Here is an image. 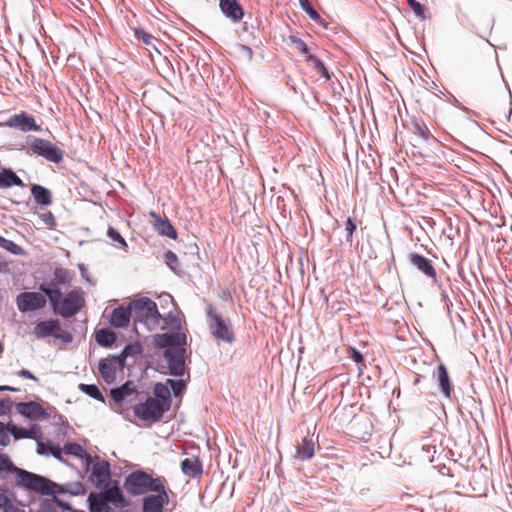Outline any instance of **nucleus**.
Listing matches in <instances>:
<instances>
[{
    "mask_svg": "<svg viewBox=\"0 0 512 512\" xmlns=\"http://www.w3.org/2000/svg\"><path fill=\"white\" fill-rule=\"evenodd\" d=\"M124 488L129 494L138 496L149 491L156 493L165 487L163 478H153L144 471H134L126 477Z\"/></svg>",
    "mask_w": 512,
    "mask_h": 512,
    "instance_id": "nucleus-1",
    "label": "nucleus"
},
{
    "mask_svg": "<svg viewBox=\"0 0 512 512\" xmlns=\"http://www.w3.org/2000/svg\"><path fill=\"white\" fill-rule=\"evenodd\" d=\"M132 314L137 324H143L148 330H154L158 325L161 315L156 303L149 298H140L131 302Z\"/></svg>",
    "mask_w": 512,
    "mask_h": 512,
    "instance_id": "nucleus-2",
    "label": "nucleus"
},
{
    "mask_svg": "<svg viewBox=\"0 0 512 512\" xmlns=\"http://www.w3.org/2000/svg\"><path fill=\"white\" fill-rule=\"evenodd\" d=\"M206 314L212 336L224 342L232 343L235 340V335L230 320L222 317L212 304L207 305Z\"/></svg>",
    "mask_w": 512,
    "mask_h": 512,
    "instance_id": "nucleus-3",
    "label": "nucleus"
},
{
    "mask_svg": "<svg viewBox=\"0 0 512 512\" xmlns=\"http://www.w3.org/2000/svg\"><path fill=\"white\" fill-rule=\"evenodd\" d=\"M16 475V483L19 486L42 495H51L54 492V484L43 476L23 469H16Z\"/></svg>",
    "mask_w": 512,
    "mask_h": 512,
    "instance_id": "nucleus-4",
    "label": "nucleus"
},
{
    "mask_svg": "<svg viewBox=\"0 0 512 512\" xmlns=\"http://www.w3.org/2000/svg\"><path fill=\"white\" fill-rule=\"evenodd\" d=\"M169 409V405H163L162 401L153 397H148L145 402L134 406V414L141 420L157 422L163 413Z\"/></svg>",
    "mask_w": 512,
    "mask_h": 512,
    "instance_id": "nucleus-5",
    "label": "nucleus"
},
{
    "mask_svg": "<svg viewBox=\"0 0 512 512\" xmlns=\"http://www.w3.org/2000/svg\"><path fill=\"white\" fill-rule=\"evenodd\" d=\"M87 465L92 464L90 480L97 488H106L111 481V470L108 461L96 458L93 461L90 455L86 458Z\"/></svg>",
    "mask_w": 512,
    "mask_h": 512,
    "instance_id": "nucleus-6",
    "label": "nucleus"
},
{
    "mask_svg": "<svg viewBox=\"0 0 512 512\" xmlns=\"http://www.w3.org/2000/svg\"><path fill=\"white\" fill-rule=\"evenodd\" d=\"M30 149L32 153L42 156L53 163L61 162L64 156L63 150L42 138H34L30 144Z\"/></svg>",
    "mask_w": 512,
    "mask_h": 512,
    "instance_id": "nucleus-7",
    "label": "nucleus"
},
{
    "mask_svg": "<svg viewBox=\"0 0 512 512\" xmlns=\"http://www.w3.org/2000/svg\"><path fill=\"white\" fill-rule=\"evenodd\" d=\"M186 349L184 347H170L163 353L169 373L173 376H183L186 371L185 364Z\"/></svg>",
    "mask_w": 512,
    "mask_h": 512,
    "instance_id": "nucleus-8",
    "label": "nucleus"
},
{
    "mask_svg": "<svg viewBox=\"0 0 512 512\" xmlns=\"http://www.w3.org/2000/svg\"><path fill=\"white\" fill-rule=\"evenodd\" d=\"M16 304L20 312H32L44 308L46 298L38 292H22L16 297Z\"/></svg>",
    "mask_w": 512,
    "mask_h": 512,
    "instance_id": "nucleus-9",
    "label": "nucleus"
},
{
    "mask_svg": "<svg viewBox=\"0 0 512 512\" xmlns=\"http://www.w3.org/2000/svg\"><path fill=\"white\" fill-rule=\"evenodd\" d=\"M124 366L125 363L122 357L111 356L100 361L99 372L104 381L110 384L116 379L117 370L123 369Z\"/></svg>",
    "mask_w": 512,
    "mask_h": 512,
    "instance_id": "nucleus-10",
    "label": "nucleus"
},
{
    "mask_svg": "<svg viewBox=\"0 0 512 512\" xmlns=\"http://www.w3.org/2000/svg\"><path fill=\"white\" fill-rule=\"evenodd\" d=\"M5 126L18 129L22 132L41 131V127L36 124L34 117L26 112L12 115L5 122Z\"/></svg>",
    "mask_w": 512,
    "mask_h": 512,
    "instance_id": "nucleus-11",
    "label": "nucleus"
},
{
    "mask_svg": "<svg viewBox=\"0 0 512 512\" xmlns=\"http://www.w3.org/2000/svg\"><path fill=\"white\" fill-rule=\"evenodd\" d=\"M83 302V298L78 291H70L64 297L58 313L64 318L72 317L82 308Z\"/></svg>",
    "mask_w": 512,
    "mask_h": 512,
    "instance_id": "nucleus-12",
    "label": "nucleus"
},
{
    "mask_svg": "<svg viewBox=\"0 0 512 512\" xmlns=\"http://www.w3.org/2000/svg\"><path fill=\"white\" fill-rule=\"evenodd\" d=\"M168 502L169 497L164 488L162 491L144 498L142 512H163V507L168 504Z\"/></svg>",
    "mask_w": 512,
    "mask_h": 512,
    "instance_id": "nucleus-13",
    "label": "nucleus"
},
{
    "mask_svg": "<svg viewBox=\"0 0 512 512\" xmlns=\"http://www.w3.org/2000/svg\"><path fill=\"white\" fill-rule=\"evenodd\" d=\"M219 7L222 13L235 23L241 21L244 16L243 8L237 0H220Z\"/></svg>",
    "mask_w": 512,
    "mask_h": 512,
    "instance_id": "nucleus-14",
    "label": "nucleus"
},
{
    "mask_svg": "<svg viewBox=\"0 0 512 512\" xmlns=\"http://www.w3.org/2000/svg\"><path fill=\"white\" fill-rule=\"evenodd\" d=\"M409 261L411 265L421 271L425 276L433 280L436 279V270L431 260L418 253H411L409 254Z\"/></svg>",
    "mask_w": 512,
    "mask_h": 512,
    "instance_id": "nucleus-15",
    "label": "nucleus"
},
{
    "mask_svg": "<svg viewBox=\"0 0 512 512\" xmlns=\"http://www.w3.org/2000/svg\"><path fill=\"white\" fill-rule=\"evenodd\" d=\"M16 408L21 415L31 420H38L46 415L44 408L35 401L20 402Z\"/></svg>",
    "mask_w": 512,
    "mask_h": 512,
    "instance_id": "nucleus-16",
    "label": "nucleus"
},
{
    "mask_svg": "<svg viewBox=\"0 0 512 512\" xmlns=\"http://www.w3.org/2000/svg\"><path fill=\"white\" fill-rule=\"evenodd\" d=\"M59 330L58 320H46L38 322L32 330V334L37 339H44L47 337H54Z\"/></svg>",
    "mask_w": 512,
    "mask_h": 512,
    "instance_id": "nucleus-17",
    "label": "nucleus"
},
{
    "mask_svg": "<svg viewBox=\"0 0 512 512\" xmlns=\"http://www.w3.org/2000/svg\"><path fill=\"white\" fill-rule=\"evenodd\" d=\"M132 314L131 303L129 306H120L113 310L110 317V324L116 328H125L128 326Z\"/></svg>",
    "mask_w": 512,
    "mask_h": 512,
    "instance_id": "nucleus-18",
    "label": "nucleus"
},
{
    "mask_svg": "<svg viewBox=\"0 0 512 512\" xmlns=\"http://www.w3.org/2000/svg\"><path fill=\"white\" fill-rule=\"evenodd\" d=\"M182 472L191 478H200L203 474L202 463L197 457L185 458L181 461Z\"/></svg>",
    "mask_w": 512,
    "mask_h": 512,
    "instance_id": "nucleus-19",
    "label": "nucleus"
},
{
    "mask_svg": "<svg viewBox=\"0 0 512 512\" xmlns=\"http://www.w3.org/2000/svg\"><path fill=\"white\" fill-rule=\"evenodd\" d=\"M103 489H104V491H102L100 493L107 500L108 504H112L116 507H126L128 505L120 488L117 485H114L112 487L108 486Z\"/></svg>",
    "mask_w": 512,
    "mask_h": 512,
    "instance_id": "nucleus-20",
    "label": "nucleus"
},
{
    "mask_svg": "<svg viewBox=\"0 0 512 512\" xmlns=\"http://www.w3.org/2000/svg\"><path fill=\"white\" fill-rule=\"evenodd\" d=\"M23 187L22 179L10 168H0V189Z\"/></svg>",
    "mask_w": 512,
    "mask_h": 512,
    "instance_id": "nucleus-21",
    "label": "nucleus"
},
{
    "mask_svg": "<svg viewBox=\"0 0 512 512\" xmlns=\"http://www.w3.org/2000/svg\"><path fill=\"white\" fill-rule=\"evenodd\" d=\"M39 290L41 292H43L48 297V299L53 307V310L55 312H58V310H59L58 307L61 304V299H62L61 289L57 286H52L47 283H41L39 286Z\"/></svg>",
    "mask_w": 512,
    "mask_h": 512,
    "instance_id": "nucleus-22",
    "label": "nucleus"
},
{
    "mask_svg": "<svg viewBox=\"0 0 512 512\" xmlns=\"http://www.w3.org/2000/svg\"><path fill=\"white\" fill-rule=\"evenodd\" d=\"M136 391V386L132 381H127L121 387L111 389L110 396L118 404H121L126 397Z\"/></svg>",
    "mask_w": 512,
    "mask_h": 512,
    "instance_id": "nucleus-23",
    "label": "nucleus"
},
{
    "mask_svg": "<svg viewBox=\"0 0 512 512\" xmlns=\"http://www.w3.org/2000/svg\"><path fill=\"white\" fill-rule=\"evenodd\" d=\"M436 377L441 392L446 396L450 397L452 392V385L448 375V371L444 364H439L437 367Z\"/></svg>",
    "mask_w": 512,
    "mask_h": 512,
    "instance_id": "nucleus-24",
    "label": "nucleus"
},
{
    "mask_svg": "<svg viewBox=\"0 0 512 512\" xmlns=\"http://www.w3.org/2000/svg\"><path fill=\"white\" fill-rule=\"evenodd\" d=\"M31 194L33 195L36 203L40 205L48 206L52 203L51 192L41 185L34 184L31 187Z\"/></svg>",
    "mask_w": 512,
    "mask_h": 512,
    "instance_id": "nucleus-25",
    "label": "nucleus"
},
{
    "mask_svg": "<svg viewBox=\"0 0 512 512\" xmlns=\"http://www.w3.org/2000/svg\"><path fill=\"white\" fill-rule=\"evenodd\" d=\"M91 512H111V507L101 493L90 494L89 496Z\"/></svg>",
    "mask_w": 512,
    "mask_h": 512,
    "instance_id": "nucleus-26",
    "label": "nucleus"
},
{
    "mask_svg": "<svg viewBox=\"0 0 512 512\" xmlns=\"http://www.w3.org/2000/svg\"><path fill=\"white\" fill-rule=\"evenodd\" d=\"M297 455L301 460H308L314 456V442L310 437H304L297 445Z\"/></svg>",
    "mask_w": 512,
    "mask_h": 512,
    "instance_id": "nucleus-27",
    "label": "nucleus"
},
{
    "mask_svg": "<svg viewBox=\"0 0 512 512\" xmlns=\"http://www.w3.org/2000/svg\"><path fill=\"white\" fill-rule=\"evenodd\" d=\"M155 228L159 232V234L166 236L170 239L177 238V232L172 224L167 219H161L158 217L155 222Z\"/></svg>",
    "mask_w": 512,
    "mask_h": 512,
    "instance_id": "nucleus-28",
    "label": "nucleus"
},
{
    "mask_svg": "<svg viewBox=\"0 0 512 512\" xmlns=\"http://www.w3.org/2000/svg\"><path fill=\"white\" fill-rule=\"evenodd\" d=\"M95 339L99 345L111 347L116 341V335L108 329H100L96 332Z\"/></svg>",
    "mask_w": 512,
    "mask_h": 512,
    "instance_id": "nucleus-29",
    "label": "nucleus"
},
{
    "mask_svg": "<svg viewBox=\"0 0 512 512\" xmlns=\"http://www.w3.org/2000/svg\"><path fill=\"white\" fill-rule=\"evenodd\" d=\"M299 4L302 10L305 11L314 22L322 25L325 28L327 27V23L322 19L320 14L312 7L309 0H299Z\"/></svg>",
    "mask_w": 512,
    "mask_h": 512,
    "instance_id": "nucleus-30",
    "label": "nucleus"
},
{
    "mask_svg": "<svg viewBox=\"0 0 512 512\" xmlns=\"http://www.w3.org/2000/svg\"><path fill=\"white\" fill-rule=\"evenodd\" d=\"M79 389L83 393L89 395L90 397H92L100 402L105 401V398H104L103 394L101 393L100 389L98 388V386H96L94 384H80Z\"/></svg>",
    "mask_w": 512,
    "mask_h": 512,
    "instance_id": "nucleus-31",
    "label": "nucleus"
},
{
    "mask_svg": "<svg viewBox=\"0 0 512 512\" xmlns=\"http://www.w3.org/2000/svg\"><path fill=\"white\" fill-rule=\"evenodd\" d=\"M154 394L157 400L162 401L163 405L170 406V391L165 385L160 383L156 384L154 387Z\"/></svg>",
    "mask_w": 512,
    "mask_h": 512,
    "instance_id": "nucleus-32",
    "label": "nucleus"
},
{
    "mask_svg": "<svg viewBox=\"0 0 512 512\" xmlns=\"http://www.w3.org/2000/svg\"><path fill=\"white\" fill-rule=\"evenodd\" d=\"M0 247L9 251L14 255H22L24 254V250L15 242L8 240L2 236H0Z\"/></svg>",
    "mask_w": 512,
    "mask_h": 512,
    "instance_id": "nucleus-33",
    "label": "nucleus"
},
{
    "mask_svg": "<svg viewBox=\"0 0 512 512\" xmlns=\"http://www.w3.org/2000/svg\"><path fill=\"white\" fill-rule=\"evenodd\" d=\"M8 431L13 435L16 440L24 438H33V432L24 428H19L16 425L8 424Z\"/></svg>",
    "mask_w": 512,
    "mask_h": 512,
    "instance_id": "nucleus-34",
    "label": "nucleus"
},
{
    "mask_svg": "<svg viewBox=\"0 0 512 512\" xmlns=\"http://www.w3.org/2000/svg\"><path fill=\"white\" fill-rule=\"evenodd\" d=\"M134 34L137 40L143 42V44H145L146 46L152 47L155 50H157V48L153 44V41L155 40L154 37L147 33L145 30L137 28L135 29Z\"/></svg>",
    "mask_w": 512,
    "mask_h": 512,
    "instance_id": "nucleus-35",
    "label": "nucleus"
},
{
    "mask_svg": "<svg viewBox=\"0 0 512 512\" xmlns=\"http://www.w3.org/2000/svg\"><path fill=\"white\" fill-rule=\"evenodd\" d=\"M308 61L311 62V64L314 67V69L319 74H321L322 77H325L327 80L330 79V74H329L327 68L325 67L324 63L320 59H318L315 56L309 55L308 56Z\"/></svg>",
    "mask_w": 512,
    "mask_h": 512,
    "instance_id": "nucleus-36",
    "label": "nucleus"
},
{
    "mask_svg": "<svg viewBox=\"0 0 512 512\" xmlns=\"http://www.w3.org/2000/svg\"><path fill=\"white\" fill-rule=\"evenodd\" d=\"M18 467H15L13 463L5 454H0V473L2 472H15Z\"/></svg>",
    "mask_w": 512,
    "mask_h": 512,
    "instance_id": "nucleus-37",
    "label": "nucleus"
},
{
    "mask_svg": "<svg viewBox=\"0 0 512 512\" xmlns=\"http://www.w3.org/2000/svg\"><path fill=\"white\" fill-rule=\"evenodd\" d=\"M414 134L422 138L423 140H428L430 136V132L424 123L416 122L413 125Z\"/></svg>",
    "mask_w": 512,
    "mask_h": 512,
    "instance_id": "nucleus-38",
    "label": "nucleus"
},
{
    "mask_svg": "<svg viewBox=\"0 0 512 512\" xmlns=\"http://www.w3.org/2000/svg\"><path fill=\"white\" fill-rule=\"evenodd\" d=\"M107 234L112 241L117 242L119 244V247H121L124 250L127 248V243L125 239L120 235V233L117 230L110 227L108 229Z\"/></svg>",
    "mask_w": 512,
    "mask_h": 512,
    "instance_id": "nucleus-39",
    "label": "nucleus"
},
{
    "mask_svg": "<svg viewBox=\"0 0 512 512\" xmlns=\"http://www.w3.org/2000/svg\"><path fill=\"white\" fill-rule=\"evenodd\" d=\"M0 508H2L4 512H15L19 509L11 502L8 496L3 493H0Z\"/></svg>",
    "mask_w": 512,
    "mask_h": 512,
    "instance_id": "nucleus-40",
    "label": "nucleus"
},
{
    "mask_svg": "<svg viewBox=\"0 0 512 512\" xmlns=\"http://www.w3.org/2000/svg\"><path fill=\"white\" fill-rule=\"evenodd\" d=\"M171 334L164 333L155 336V344L161 348H170L171 345Z\"/></svg>",
    "mask_w": 512,
    "mask_h": 512,
    "instance_id": "nucleus-41",
    "label": "nucleus"
},
{
    "mask_svg": "<svg viewBox=\"0 0 512 512\" xmlns=\"http://www.w3.org/2000/svg\"><path fill=\"white\" fill-rule=\"evenodd\" d=\"M170 347H183L186 344V335L184 333H172Z\"/></svg>",
    "mask_w": 512,
    "mask_h": 512,
    "instance_id": "nucleus-42",
    "label": "nucleus"
},
{
    "mask_svg": "<svg viewBox=\"0 0 512 512\" xmlns=\"http://www.w3.org/2000/svg\"><path fill=\"white\" fill-rule=\"evenodd\" d=\"M356 227V222L352 218L348 217L345 222V231L347 233L346 240L350 243H352V237Z\"/></svg>",
    "mask_w": 512,
    "mask_h": 512,
    "instance_id": "nucleus-43",
    "label": "nucleus"
},
{
    "mask_svg": "<svg viewBox=\"0 0 512 512\" xmlns=\"http://www.w3.org/2000/svg\"><path fill=\"white\" fill-rule=\"evenodd\" d=\"M164 261L173 271L176 270V266L178 265V257L174 252L167 251L164 254Z\"/></svg>",
    "mask_w": 512,
    "mask_h": 512,
    "instance_id": "nucleus-44",
    "label": "nucleus"
},
{
    "mask_svg": "<svg viewBox=\"0 0 512 512\" xmlns=\"http://www.w3.org/2000/svg\"><path fill=\"white\" fill-rule=\"evenodd\" d=\"M167 382L171 386V389L175 396H178L185 388L186 384L183 380L168 379Z\"/></svg>",
    "mask_w": 512,
    "mask_h": 512,
    "instance_id": "nucleus-45",
    "label": "nucleus"
},
{
    "mask_svg": "<svg viewBox=\"0 0 512 512\" xmlns=\"http://www.w3.org/2000/svg\"><path fill=\"white\" fill-rule=\"evenodd\" d=\"M64 451L68 455L80 456L83 452V448L79 444L68 443L64 446Z\"/></svg>",
    "mask_w": 512,
    "mask_h": 512,
    "instance_id": "nucleus-46",
    "label": "nucleus"
},
{
    "mask_svg": "<svg viewBox=\"0 0 512 512\" xmlns=\"http://www.w3.org/2000/svg\"><path fill=\"white\" fill-rule=\"evenodd\" d=\"M8 424L5 425L3 422L0 421V445L6 446L10 442V438L8 435Z\"/></svg>",
    "mask_w": 512,
    "mask_h": 512,
    "instance_id": "nucleus-47",
    "label": "nucleus"
},
{
    "mask_svg": "<svg viewBox=\"0 0 512 512\" xmlns=\"http://www.w3.org/2000/svg\"><path fill=\"white\" fill-rule=\"evenodd\" d=\"M410 8L413 10V12L418 16L423 18L424 17V8L423 6L416 0H407Z\"/></svg>",
    "mask_w": 512,
    "mask_h": 512,
    "instance_id": "nucleus-48",
    "label": "nucleus"
},
{
    "mask_svg": "<svg viewBox=\"0 0 512 512\" xmlns=\"http://www.w3.org/2000/svg\"><path fill=\"white\" fill-rule=\"evenodd\" d=\"M54 338L60 339L64 343H70L73 339L72 334L68 331L63 330L60 325H59V330L56 332V335L54 336Z\"/></svg>",
    "mask_w": 512,
    "mask_h": 512,
    "instance_id": "nucleus-49",
    "label": "nucleus"
},
{
    "mask_svg": "<svg viewBox=\"0 0 512 512\" xmlns=\"http://www.w3.org/2000/svg\"><path fill=\"white\" fill-rule=\"evenodd\" d=\"M54 276L57 282L60 284H65L66 282H68V272L63 268H57L54 271Z\"/></svg>",
    "mask_w": 512,
    "mask_h": 512,
    "instance_id": "nucleus-50",
    "label": "nucleus"
},
{
    "mask_svg": "<svg viewBox=\"0 0 512 512\" xmlns=\"http://www.w3.org/2000/svg\"><path fill=\"white\" fill-rule=\"evenodd\" d=\"M140 351L141 349L137 345H127L119 357H122L125 360L129 355L138 354Z\"/></svg>",
    "mask_w": 512,
    "mask_h": 512,
    "instance_id": "nucleus-51",
    "label": "nucleus"
},
{
    "mask_svg": "<svg viewBox=\"0 0 512 512\" xmlns=\"http://www.w3.org/2000/svg\"><path fill=\"white\" fill-rule=\"evenodd\" d=\"M39 216L48 228L54 227L55 219L51 212L47 211V212L41 213Z\"/></svg>",
    "mask_w": 512,
    "mask_h": 512,
    "instance_id": "nucleus-52",
    "label": "nucleus"
},
{
    "mask_svg": "<svg viewBox=\"0 0 512 512\" xmlns=\"http://www.w3.org/2000/svg\"><path fill=\"white\" fill-rule=\"evenodd\" d=\"M12 407V401L10 398H5L0 401V416L5 415L10 412Z\"/></svg>",
    "mask_w": 512,
    "mask_h": 512,
    "instance_id": "nucleus-53",
    "label": "nucleus"
},
{
    "mask_svg": "<svg viewBox=\"0 0 512 512\" xmlns=\"http://www.w3.org/2000/svg\"><path fill=\"white\" fill-rule=\"evenodd\" d=\"M295 45H296V48L301 51V53H303L305 55L308 54L309 49L304 41H302L301 39H297L295 41Z\"/></svg>",
    "mask_w": 512,
    "mask_h": 512,
    "instance_id": "nucleus-54",
    "label": "nucleus"
},
{
    "mask_svg": "<svg viewBox=\"0 0 512 512\" xmlns=\"http://www.w3.org/2000/svg\"><path fill=\"white\" fill-rule=\"evenodd\" d=\"M18 375L23 377V378H27V379H31V380H34V381H37L38 379L27 369H21L20 371H18Z\"/></svg>",
    "mask_w": 512,
    "mask_h": 512,
    "instance_id": "nucleus-55",
    "label": "nucleus"
},
{
    "mask_svg": "<svg viewBox=\"0 0 512 512\" xmlns=\"http://www.w3.org/2000/svg\"><path fill=\"white\" fill-rule=\"evenodd\" d=\"M50 444H44V443H38L37 445V452L39 454H49L50 451H49V447Z\"/></svg>",
    "mask_w": 512,
    "mask_h": 512,
    "instance_id": "nucleus-56",
    "label": "nucleus"
},
{
    "mask_svg": "<svg viewBox=\"0 0 512 512\" xmlns=\"http://www.w3.org/2000/svg\"><path fill=\"white\" fill-rule=\"evenodd\" d=\"M49 451L50 453L57 459H61V449L60 448H57V447H53L52 445H50L49 447Z\"/></svg>",
    "mask_w": 512,
    "mask_h": 512,
    "instance_id": "nucleus-57",
    "label": "nucleus"
},
{
    "mask_svg": "<svg viewBox=\"0 0 512 512\" xmlns=\"http://www.w3.org/2000/svg\"><path fill=\"white\" fill-rule=\"evenodd\" d=\"M352 359L356 363H361L363 361V356H362V354L359 351L353 350V352H352Z\"/></svg>",
    "mask_w": 512,
    "mask_h": 512,
    "instance_id": "nucleus-58",
    "label": "nucleus"
},
{
    "mask_svg": "<svg viewBox=\"0 0 512 512\" xmlns=\"http://www.w3.org/2000/svg\"><path fill=\"white\" fill-rule=\"evenodd\" d=\"M0 391H12V392H17L19 391L18 388H14L12 386H8V385H3V386H0Z\"/></svg>",
    "mask_w": 512,
    "mask_h": 512,
    "instance_id": "nucleus-59",
    "label": "nucleus"
},
{
    "mask_svg": "<svg viewBox=\"0 0 512 512\" xmlns=\"http://www.w3.org/2000/svg\"><path fill=\"white\" fill-rule=\"evenodd\" d=\"M242 50L248 55L249 58H252L253 51L248 46H242Z\"/></svg>",
    "mask_w": 512,
    "mask_h": 512,
    "instance_id": "nucleus-60",
    "label": "nucleus"
},
{
    "mask_svg": "<svg viewBox=\"0 0 512 512\" xmlns=\"http://www.w3.org/2000/svg\"><path fill=\"white\" fill-rule=\"evenodd\" d=\"M40 512H57V511L54 509H47V508L43 507V509Z\"/></svg>",
    "mask_w": 512,
    "mask_h": 512,
    "instance_id": "nucleus-61",
    "label": "nucleus"
},
{
    "mask_svg": "<svg viewBox=\"0 0 512 512\" xmlns=\"http://www.w3.org/2000/svg\"><path fill=\"white\" fill-rule=\"evenodd\" d=\"M15 512H26V511L24 509L19 508Z\"/></svg>",
    "mask_w": 512,
    "mask_h": 512,
    "instance_id": "nucleus-62",
    "label": "nucleus"
}]
</instances>
